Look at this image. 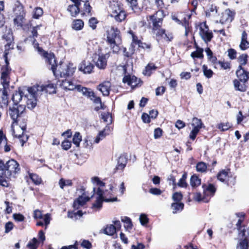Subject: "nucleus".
<instances>
[{
	"mask_svg": "<svg viewBox=\"0 0 249 249\" xmlns=\"http://www.w3.org/2000/svg\"><path fill=\"white\" fill-rule=\"evenodd\" d=\"M5 64L3 65L0 70V82L4 88H8L11 69L9 66V63L7 58V53L3 55Z\"/></svg>",
	"mask_w": 249,
	"mask_h": 249,
	"instance_id": "nucleus-5",
	"label": "nucleus"
},
{
	"mask_svg": "<svg viewBox=\"0 0 249 249\" xmlns=\"http://www.w3.org/2000/svg\"><path fill=\"white\" fill-rule=\"evenodd\" d=\"M7 89L3 87V89L0 90V106L2 107H7L8 105V98Z\"/></svg>",
	"mask_w": 249,
	"mask_h": 249,
	"instance_id": "nucleus-18",
	"label": "nucleus"
},
{
	"mask_svg": "<svg viewBox=\"0 0 249 249\" xmlns=\"http://www.w3.org/2000/svg\"><path fill=\"white\" fill-rule=\"evenodd\" d=\"M104 231V232L107 235H112L116 232V228L114 225L110 224L107 225Z\"/></svg>",
	"mask_w": 249,
	"mask_h": 249,
	"instance_id": "nucleus-35",
	"label": "nucleus"
},
{
	"mask_svg": "<svg viewBox=\"0 0 249 249\" xmlns=\"http://www.w3.org/2000/svg\"><path fill=\"white\" fill-rule=\"evenodd\" d=\"M39 242L36 238H34L28 244L27 247L31 249H36L38 247Z\"/></svg>",
	"mask_w": 249,
	"mask_h": 249,
	"instance_id": "nucleus-42",
	"label": "nucleus"
},
{
	"mask_svg": "<svg viewBox=\"0 0 249 249\" xmlns=\"http://www.w3.org/2000/svg\"><path fill=\"white\" fill-rule=\"evenodd\" d=\"M109 57L107 53L99 55L97 60L95 62L96 66L100 69H104L107 64V59Z\"/></svg>",
	"mask_w": 249,
	"mask_h": 249,
	"instance_id": "nucleus-17",
	"label": "nucleus"
},
{
	"mask_svg": "<svg viewBox=\"0 0 249 249\" xmlns=\"http://www.w3.org/2000/svg\"><path fill=\"white\" fill-rule=\"evenodd\" d=\"M121 220L124 223V227L127 231H129L132 229V221L129 217L126 216L123 217L121 218Z\"/></svg>",
	"mask_w": 249,
	"mask_h": 249,
	"instance_id": "nucleus-32",
	"label": "nucleus"
},
{
	"mask_svg": "<svg viewBox=\"0 0 249 249\" xmlns=\"http://www.w3.org/2000/svg\"><path fill=\"white\" fill-rule=\"evenodd\" d=\"M19 170V164L16 160L11 159L4 164L0 160V185L3 187H8L9 184L6 179L14 176Z\"/></svg>",
	"mask_w": 249,
	"mask_h": 249,
	"instance_id": "nucleus-2",
	"label": "nucleus"
},
{
	"mask_svg": "<svg viewBox=\"0 0 249 249\" xmlns=\"http://www.w3.org/2000/svg\"><path fill=\"white\" fill-rule=\"evenodd\" d=\"M123 82L124 83H126L128 85L130 86L132 88L139 86L140 83V79H138L136 76L129 75H125L123 79Z\"/></svg>",
	"mask_w": 249,
	"mask_h": 249,
	"instance_id": "nucleus-13",
	"label": "nucleus"
},
{
	"mask_svg": "<svg viewBox=\"0 0 249 249\" xmlns=\"http://www.w3.org/2000/svg\"><path fill=\"white\" fill-rule=\"evenodd\" d=\"M164 15L162 10H159L155 14L149 16V19L152 21V31L157 30L161 28L162 20Z\"/></svg>",
	"mask_w": 249,
	"mask_h": 249,
	"instance_id": "nucleus-8",
	"label": "nucleus"
},
{
	"mask_svg": "<svg viewBox=\"0 0 249 249\" xmlns=\"http://www.w3.org/2000/svg\"><path fill=\"white\" fill-rule=\"evenodd\" d=\"M228 56L231 59H234L236 57V52L233 49H230L228 50Z\"/></svg>",
	"mask_w": 249,
	"mask_h": 249,
	"instance_id": "nucleus-61",
	"label": "nucleus"
},
{
	"mask_svg": "<svg viewBox=\"0 0 249 249\" xmlns=\"http://www.w3.org/2000/svg\"><path fill=\"white\" fill-rule=\"evenodd\" d=\"M82 141V136H81L79 132H76L72 139L73 143L76 146V147H79L80 145V142Z\"/></svg>",
	"mask_w": 249,
	"mask_h": 249,
	"instance_id": "nucleus-40",
	"label": "nucleus"
},
{
	"mask_svg": "<svg viewBox=\"0 0 249 249\" xmlns=\"http://www.w3.org/2000/svg\"><path fill=\"white\" fill-rule=\"evenodd\" d=\"M98 23L97 20L94 18H91L89 21V26L92 28V29H95L96 27V24Z\"/></svg>",
	"mask_w": 249,
	"mask_h": 249,
	"instance_id": "nucleus-56",
	"label": "nucleus"
},
{
	"mask_svg": "<svg viewBox=\"0 0 249 249\" xmlns=\"http://www.w3.org/2000/svg\"><path fill=\"white\" fill-rule=\"evenodd\" d=\"M157 69V67L153 63L148 64L145 67V70L143 71L144 75L150 76L152 71H154Z\"/></svg>",
	"mask_w": 249,
	"mask_h": 249,
	"instance_id": "nucleus-33",
	"label": "nucleus"
},
{
	"mask_svg": "<svg viewBox=\"0 0 249 249\" xmlns=\"http://www.w3.org/2000/svg\"><path fill=\"white\" fill-rule=\"evenodd\" d=\"M71 180H66L64 178H61L59 181V185L61 189H64L65 186H71L72 185Z\"/></svg>",
	"mask_w": 249,
	"mask_h": 249,
	"instance_id": "nucleus-39",
	"label": "nucleus"
},
{
	"mask_svg": "<svg viewBox=\"0 0 249 249\" xmlns=\"http://www.w3.org/2000/svg\"><path fill=\"white\" fill-rule=\"evenodd\" d=\"M89 199L90 197H89L80 196L74 201L73 206L74 208L78 209L80 207L83 206Z\"/></svg>",
	"mask_w": 249,
	"mask_h": 249,
	"instance_id": "nucleus-20",
	"label": "nucleus"
},
{
	"mask_svg": "<svg viewBox=\"0 0 249 249\" xmlns=\"http://www.w3.org/2000/svg\"><path fill=\"white\" fill-rule=\"evenodd\" d=\"M97 196L96 197V200L95 203L92 204V208L93 209H100L102 207V203L104 201L107 202H114L117 200V197H114L112 199L104 198L103 191L100 189L98 188L97 191Z\"/></svg>",
	"mask_w": 249,
	"mask_h": 249,
	"instance_id": "nucleus-10",
	"label": "nucleus"
},
{
	"mask_svg": "<svg viewBox=\"0 0 249 249\" xmlns=\"http://www.w3.org/2000/svg\"><path fill=\"white\" fill-rule=\"evenodd\" d=\"M83 26L84 22L81 19H75L72 22V28L75 30H81Z\"/></svg>",
	"mask_w": 249,
	"mask_h": 249,
	"instance_id": "nucleus-30",
	"label": "nucleus"
},
{
	"mask_svg": "<svg viewBox=\"0 0 249 249\" xmlns=\"http://www.w3.org/2000/svg\"><path fill=\"white\" fill-rule=\"evenodd\" d=\"M234 13L229 9L226 10L222 15L220 21L224 22H231L233 19Z\"/></svg>",
	"mask_w": 249,
	"mask_h": 249,
	"instance_id": "nucleus-16",
	"label": "nucleus"
},
{
	"mask_svg": "<svg viewBox=\"0 0 249 249\" xmlns=\"http://www.w3.org/2000/svg\"><path fill=\"white\" fill-rule=\"evenodd\" d=\"M199 131V130H198L197 128H193L190 134V139L194 140Z\"/></svg>",
	"mask_w": 249,
	"mask_h": 249,
	"instance_id": "nucleus-64",
	"label": "nucleus"
},
{
	"mask_svg": "<svg viewBox=\"0 0 249 249\" xmlns=\"http://www.w3.org/2000/svg\"><path fill=\"white\" fill-rule=\"evenodd\" d=\"M248 55L247 54H242L238 58L237 60L240 63L239 66L245 65L248 61Z\"/></svg>",
	"mask_w": 249,
	"mask_h": 249,
	"instance_id": "nucleus-45",
	"label": "nucleus"
},
{
	"mask_svg": "<svg viewBox=\"0 0 249 249\" xmlns=\"http://www.w3.org/2000/svg\"><path fill=\"white\" fill-rule=\"evenodd\" d=\"M130 3L132 9L135 12L137 9V0H127Z\"/></svg>",
	"mask_w": 249,
	"mask_h": 249,
	"instance_id": "nucleus-63",
	"label": "nucleus"
},
{
	"mask_svg": "<svg viewBox=\"0 0 249 249\" xmlns=\"http://www.w3.org/2000/svg\"><path fill=\"white\" fill-rule=\"evenodd\" d=\"M15 7L14 9V15L15 18L14 19V23L18 27H22L25 20V13L23 9V6L21 3L17 1L15 4Z\"/></svg>",
	"mask_w": 249,
	"mask_h": 249,
	"instance_id": "nucleus-6",
	"label": "nucleus"
},
{
	"mask_svg": "<svg viewBox=\"0 0 249 249\" xmlns=\"http://www.w3.org/2000/svg\"><path fill=\"white\" fill-rule=\"evenodd\" d=\"M30 177L32 181L36 184H39L41 183V179L37 175L31 174Z\"/></svg>",
	"mask_w": 249,
	"mask_h": 249,
	"instance_id": "nucleus-50",
	"label": "nucleus"
},
{
	"mask_svg": "<svg viewBox=\"0 0 249 249\" xmlns=\"http://www.w3.org/2000/svg\"><path fill=\"white\" fill-rule=\"evenodd\" d=\"M61 86L64 89L69 90H74L76 88V85H74L72 81L67 79L63 80Z\"/></svg>",
	"mask_w": 249,
	"mask_h": 249,
	"instance_id": "nucleus-25",
	"label": "nucleus"
},
{
	"mask_svg": "<svg viewBox=\"0 0 249 249\" xmlns=\"http://www.w3.org/2000/svg\"><path fill=\"white\" fill-rule=\"evenodd\" d=\"M182 198V195L180 193L176 192L173 195L172 198L175 201L179 202Z\"/></svg>",
	"mask_w": 249,
	"mask_h": 249,
	"instance_id": "nucleus-55",
	"label": "nucleus"
},
{
	"mask_svg": "<svg viewBox=\"0 0 249 249\" xmlns=\"http://www.w3.org/2000/svg\"><path fill=\"white\" fill-rule=\"evenodd\" d=\"M215 14L217 13L216 7L215 6L211 5V7L206 11L207 16H210L211 13Z\"/></svg>",
	"mask_w": 249,
	"mask_h": 249,
	"instance_id": "nucleus-58",
	"label": "nucleus"
},
{
	"mask_svg": "<svg viewBox=\"0 0 249 249\" xmlns=\"http://www.w3.org/2000/svg\"><path fill=\"white\" fill-rule=\"evenodd\" d=\"M111 83L109 81H105L98 86V89L104 96H108L109 94Z\"/></svg>",
	"mask_w": 249,
	"mask_h": 249,
	"instance_id": "nucleus-19",
	"label": "nucleus"
},
{
	"mask_svg": "<svg viewBox=\"0 0 249 249\" xmlns=\"http://www.w3.org/2000/svg\"><path fill=\"white\" fill-rule=\"evenodd\" d=\"M34 87H41L43 89L41 92L46 91V92H48L49 93H53L56 92L54 85L52 83H50L46 85H36L34 86Z\"/></svg>",
	"mask_w": 249,
	"mask_h": 249,
	"instance_id": "nucleus-27",
	"label": "nucleus"
},
{
	"mask_svg": "<svg viewBox=\"0 0 249 249\" xmlns=\"http://www.w3.org/2000/svg\"><path fill=\"white\" fill-rule=\"evenodd\" d=\"M76 89L78 91L82 92L83 95L89 97L91 100L93 99L92 97H94V93L90 89L83 87L81 85H76Z\"/></svg>",
	"mask_w": 249,
	"mask_h": 249,
	"instance_id": "nucleus-21",
	"label": "nucleus"
},
{
	"mask_svg": "<svg viewBox=\"0 0 249 249\" xmlns=\"http://www.w3.org/2000/svg\"><path fill=\"white\" fill-rule=\"evenodd\" d=\"M14 225L11 222H8L5 225V232L8 233L13 228Z\"/></svg>",
	"mask_w": 249,
	"mask_h": 249,
	"instance_id": "nucleus-60",
	"label": "nucleus"
},
{
	"mask_svg": "<svg viewBox=\"0 0 249 249\" xmlns=\"http://www.w3.org/2000/svg\"><path fill=\"white\" fill-rule=\"evenodd\" d=\"M203 50L201 48L198 49L196 51L192 52L191 56L193 58H201L203 57Z\"/></svg>",
	"mask_w": 249,
	"mask_h": 249,
	"instance_id": "nucleus-41",
	"label": "nucleus"
},
{
	"mask_svg": "<svg viewBox=\"0 0 249 249\" xmlns=\"http://www.w3.org/2000/svg\"><path fill=\"white\" fill-rule=\"evenodd\" d=\"M140 221L142 225H144L148 223V219L145 214H141L140 216Z\"/></svg>",
	"mask_w": 249,
	"mask_h": 249,
	"instance_id": "nucleus-57",
	"label": "nucleus"
},
{
	"mask_svg": "<svg viewBox=\"0 0 249 249\" xmlns=\"http://www.w3.org/2000/svg\"><path fill=\"white\" fill-rule=\"evenodd\" d=\"M110 131L111 129L110 127L108 125H107L103 130L99 132L98 135L96 137L94 142L96 143H99L101 140L105 138L106 136L109 135Z\"/></svg>",
	"mask_w": 249,
	"mask_h": 249,
	"instance_id": "nucleus-22",
	"label": "nucleus"
},
{
	"mask_svg": "<svg viewBox=\"0 0 249 249\" xmlns=\"http://www.w3.org/2000/svg\"><path fill=\"white\" fill-rule=\"evenodd\" d=\"M237 249H248L249 240L247 238L240 240L237 245Z\"/></svg>",
	"mask_w": 249,
	"mask_h": 249,
	"instance_id": "nucleus-34",
	"label": "nucleus"
},
{
	"mask_svg": "<svg viewBox=\"0 0 249 249\" xmlns=\"http://www.w3.org/2000/svg\"><path fill=\"white\" fill-rule=\"evenodd\" d=\"M192 125L194 126L193 128H197L200 130L202 127L203 124L200 119L194 117L193 119Z\"/></svg>",
	"mask_w": 249,
	"mask_h": 249,
	"instance_id": "nucleus-38",
	"label": "nucleus"
},
{
	"mask_svg": "<svg viewBox=\"0 0 249 249\" xmlns=\"http://www.w3.org/2000/svg\"><path fill=\"white\" fill-rule=\"evenodd\" d=\"M43 13V10L40 7H36L33 12V18H38Z\"/></svg>",
	"mask_w": 249,
	"mask_h": 249,
	"instance_id": "nucleus-49",
	"label": "nucleus"
},
{
	"mask_svg": "<svg viewBox=\"0 0 249 249\" xmlns=\"http://www.w3.org/2000/svg\"><path fill=\"white\" fill-rule=\"evenodd\" d=\"M199 35L205 42H210L213 37V33L209 31L205 22L199 25Z\"/></svg>",
	"mask_w": 249,
	"mask_h": 249,
	"instance_id": "nucleus-12",
	"label": "nucleus"
},
{
	"mask_svg": "<svg viewBox=\"0 0 249 249\" xmlns=\"http://www.w3.org/2000/svg\"><path fill=\"white\" fill-rule=\"evenodd\" d=\"M25 109V106L22 105H14L13 107H10L8 110V114L11 119L13 120V123L17 122L18 117L23 113Z\"/></svg>",
	"mask_w": 249,
	"mask_h": 249,
	"instance_id": "nucleus-9",
	"label": "nucleus"
},
{
	"mask_svg": "<svg viewBox=\"0 0 249 249\" xmlns=\"http://www.w3.org/2000/svg\"><path fill=\"white\" fill-rule=\"evenodd\" d=\"M234 88L236 90H238L241 92H244L246 90V86L245 83L241 84L239 80L235 79L233 81Z\"/></svg>",
	"mask_w": 249,
	"mask_h": 249,
	"instance_id": "nucleus-29",
	"label": "nucleus"
},
{
	"mask_svg": "<svg viewBox=\"0 0 249 249\" xmlns=\"http://www.w3.org/2000/svg\"><path fill=\"white\" fill-rule=\"evenodd\" d=\"M129 33L131 35L132 38L133 43L138 45L139 47H141L140 44H142L141 41L138 39L137 36H136L133 33V31L130 30L129 31Z\"/></svg>",
	"mask_w": 249,
	"mask_h": 249,
	"instance_id": "nucleus-51",
	"label": "nucleus"
},
{
	"mask_svg": "<svg viewBox=\"0 0 249 249\" xmlns=\"http://www.w3.org/2000/svg\"><path fill=\"white\" fill-rule=\"evenodd\" d=\"M2 38L8 42L12 41L13 37L12 32L10 28H6L2 36Z\"/></svg>",
	"mask_w": 249,
	"mask_h": 249,
	"instance_id": "nucleus-31",
	"label": "nucleus"
},
{
	"mask_svg": "<svg viewBox=\"0 0 249 249\" xmlns=\"http://www.w3.org/2000/svg\"><path fill=\"white\" fill-rule=\"evenodd\" d=\"M14 219L17 221H23L24 219V216L20 213H14L13 215Z\"/></svg>",
	"mask_w": 249,
	"mask_h": 249,
	"instance_id": "nucleus-62",
	"label": "nucleus"
},
{
	"mask_svg": "<svg viewBox=\"0 0 249 249\" xmlns=\"http://www.w3.org/2000/svg\"><path fill=\"white\" fill-rule=\"evenodd\" d=\"M88 137L86 138L84 140L83 145L86 148L91 149L92 148V142L90 140H88Z\"/></svg>",
	"mask_w": 249,
	"mask_h": 249,
	"instance_id": "nucleus-54",
	"label": "nucleus"
},
{
	"mask_svg": "<svg viewBox=\"0 0 249 249\" xmlns=\"http://www.w3.org/2000/svg\"><path fill=\"white\" fill-rule=\"evenodd\" d=\"M24 93L23 91L19 90L18 92H16L13 94L12 100L14 105H18V103L23 99L24 100Z\"/></svg>",
	"mask_w": 249,
	"mask_h": 249,
	"instance_id": "nucleus-28",
	"label": "nucleus"
},
{
	"mask_svg": "<svg viewBox=\"0 0 249 249\" xmlns=\"http://www.w3.org/2000/svg\"><path fill=\"white\" fill-rule=\"evenodd\" d=\"M101 118L104 122L110 124L112 122V117L109 112H104L101 114Z\"/></svg>",
	"mask_w": 249,
	"mask_h": 249,
	"instance_id": "nucleus-44",
	"label": "nucleus"
},
{
	"mask_svg": "<svg viewBox=\"0 0 249 249\" xmlns=\"http://www.w3.org/2000/svg\"><path fill=\"white\" fill-rule=\"evenodd\" d=\"M41 87H32L27 89L28 94H26L24 97L27 104L28 108L30 109L34 108L36 105V97L42 90Z\"/></svg>",
	"mask_w": 249,
	"mask_h": 249,
	"instance_id": "nucleus-3",
	"label": "nucleus"
},
{
	"mask_svg": "<svg viewBox=\"0 0 249 249\" xmlns=\"http://www.w3.org/2000/svg\"><path fill=\"white\" fill-rule=\"evenodd\" d=\"M236 74L240 82L245 83L249 79V72L246 71L241 66H239Z\"/></svg>",
	"mask_w": 249,
	"mask_h": 249,
	"instance_id": "nucleus-15",
	"label": "nucleus"
},
{
	"mask_svg": "<svg viewBox=\"0 0 249 249\" xmlns=\"http://www.w3.org/2000/svg\"><path fill=\"white\" fill-rule=\"evenodd\" d=\"M196 170L199 172H205L206 171L207 165L203 162H198L196 166Z\"/></svg>",
	"mask_w": 249,
	"mask_h": 249,
	"instance_id": "nucleus-47",
	"label": "nucleus"
},
{
	"mask_svg": "<svg viewBox=\"0 0 249 249\" xmlns=\"http://www.w3.org/2000/svg\"><path fill=\"white\" fill-rule=\"evenodd\" d=\"M228 176V170H223L217 175V178L222 182H224Z\"/></svg>",
	"mask_w": 249,
	"mask_h": 249,
	"instance_id": "nucleus-43",
	"label": "nucleus"
},
{
	"mask_svg": "<svg viewBox=\"0 0 249 249\" xmlns=\"http://www.w3.org/2000/svg\"><path fill=\"white\" fill-rule=\"evenodd\" d=\"M74 3V4L69 5L67 9L68 11L70 13V14L72 17H76L80 12L79 6L80 5V2H77V3Z\"/></svg>",
	"mask_w": 249,
	"mask_h": 249,
	"instance_id": "nucleus-23",
	"label": "nucleus"
},
{
	"mask_svg": "<svg viewBox=\"0 0 249 249\" xmlns=\"http://www.w3.org/2000/svg\"><path fill=\"white\" fill-rule=\"evenodd\" d=\"M171 207L173 210V213H175L183 209L184 204L182 203H173Z\"/></svg>",
	"mask_w": 249,
	"mask_h": 249,
	"instance_id": "nucleus-37",
	"label": "nucleus"
},
{
	"mask_svg": "<svg viewBox=\"0 0 249 249\" xmlns=\"http://www.w3.org/2000/svg\"><path fill=\"white\" fill-rule=\"evenodd\" d=\"M41 27V25H37L36 26L33 27L32 31H31V34L32 35L30 36V38L33 37L34 39H35V37H36L37 36V30L40 28V27Z\"/></svg>",
	"mask_w": 249,
	"mask_h": 249,
	"instance_id": "nucleus-53",
	"label": "nucleus"
},
{
	"mask_svg": "<svg viewBox=\"0 0 249 249\" xmlns=\"http://www.w3.org/2000/svg\"><path fill=\"white\" fill-rule=\"evenodd\" d=\"M109 13L110 17L113 18L116 21L119 22H122L126 18V15L125 11L116 2L113 1L110 3Z\"/></svg>",
	"mask_w": 249,
	"mask_h": 249,
	"instance_id": "nucleus-4",
	"label": "nucleus"
},
{
	"mask_svg": "<svg viewBox=\"0 0 249 249\" xmlns=\"http://www.w3.org/2000/svg\"><path fill=\"white\" fill-rule=\"evenodd\" d=\"M127 162V159L126 156L124 154L121 155L118 160L117 169L120 170L123 169L125 167Z\"/></svg>",
	"mask_w": 249,
	"mask_h": 249,
	"instance_id": "nucleus-26",
	"label": "nucleus"
},
{
	"mask_svg": "<svg viewBox=\"0 0 249 249\" xmlns=\"http://www.w3.org/2000/svg\"><path fill=\"white\" fill-rule=\"evenodd\" d=\"M154 34L156 35L157 36H161L167 40L170 41L173 37L171 35H168L165 33V30L161 28L158 29L157 30H153Z\"/></svg>",
	"mask_w": 249,
	"mask_h": 249,
	"instance_id": "nucleus-24",
	"label": "nucleus"
},
{
	"mask_svg": "<svg viewBox=\"0 0 249 249\" xmlns=\"http://www.w3.org/2000/svg\"><path fill=\"white\" fill-rule=\"evenodd\" d=\"M202 69L204 75L206 77L210 78L212 77L213 75V71L211 69H208L207 67L205 65L202 66Z\"/></svg>",
	"mask_w": 249,
	"mask_h": 249,
	"instance_id": "nucleus-48",
	"label": "nucleus"
},
{
	"mask_svg": "<svg viewBox=\"0 0 249 249\" xmlns=\"http://www.w3.org/2000/svg\"><path fill=\"white\" fill-rule=\"evenodd\" d=\"M43 56L45 59L46 62L51 66V69L56 77L60 76L61 77H66L72 75L74 73L75 68L72 64L60 63L59 65H57L53 54L43 52Z\"/></svg>",
	"mask_w": 249,
	"mask_h": 249,
	"instance_id": "nucleus-1",
	"label": "nucleus"
},
{
	"mask_svg": "<svg viewBox=\"0 0 249 249\" xmlns=\"http://www.w3.org/2000/svg\"><path fill=\"white\" fill-rule=\"evenodd\" d=\"M231 127V124L229 123L226 124H220L218 125V128L222 131L228 130Z\"/></svg>",
	"mask_w": 249,
	"mask_h": 249,
	"instance_id": "nucleus-52",
	"label": "nucleus"
},
{
	"mask_svg": "<svg viewBox=\"0 0 249 249\" xmlns=\"http://www.w3.org/2000/svg\"><path fill=\"white\" fill-rule=\"evenodd\" d=\"M71 142L68 140H65L62 143V148L64 150H67L71 147Z\"/></svg>",
	"mask_w": 249,
	"mask_h": 249,
	"instance_id": "nucleus-59",
	"label": "nucleus"
},
{
	"mask_svg": "<svg viewBox=\"0 0 249 249\" xmlns=\"http://www.w3.org/2000/svg\"><path fill=\"white\" fill-rule=\"evenodd\" d=\"M107 41L109 44H121L122 43L120 31L114 27L107 31Z\"/></svg>",
	"mask_w": 249,
	"mask_h": 249,
	"instance_id": "nucleus-7",
	"label": "nucleus"
},
{
	"mask_svg": "<svg viewBox=\"0 0 249 249\" xmlns=\"http://www.w3.org/2000/svg\"><path fill=\"white\" fill-rule=\"evenodd\" d=\"M94 67L93 64L91 62L84 60L79 66V71H83L84 73H90L92 72Z\"/></svg>",
	"mask_w": 249,
	"mask_h": 249,
	"instance_id": "nucleus-14",
	"label": "nucleus"
},
{
	"mask_svg": "<svg viewBox=\"0 0 249 249\" xmlns=\"http://www.w3.org/2000/svg\"><path fill=\"white\" fill-rule=\"evenodd\" d=\"M201 183V180L196 175H193L191 177L190 179V184L192 187H196L199 185Z\"/></svg>",
	"mask_w": 249,
	"mask_h": 249,
	"instance_id": "nucleus-36",
	"label": "nucleus"
},
{
	"mask_svg": "<svg viewBox=\"0 0 249 249\" xmlns=\"http://www.w3.org/2000/svg\"><path fill=\"white\" fill-rule=\"evenodd\" d=\"M199 35L205 42H210L213 37V33L209 31L205 22L199 25Z\"/></svg>",
	"mask_w": 249,
	"mask_h": 249,
	"instance_id": "nucleus-11",
	"label": "nucleus"
},
{
	"mask_svg": "<svg viewBox=\"0 0 249 249\" xmlns=\"http://www.w3.org/2000/svg\"><path fill=\"white\" fill-rule=\"evenodd\" d=\"M187 178V174L184 173L182 176V178L179 179L177 185L181 187H186L187 183L186 182V179Z\"/></svg>",
	"mask_w": 249,
	"mask_h": 249,
	"instance_id": "nucleus-46",
	"label": "nucleus"
}]
</instances>
